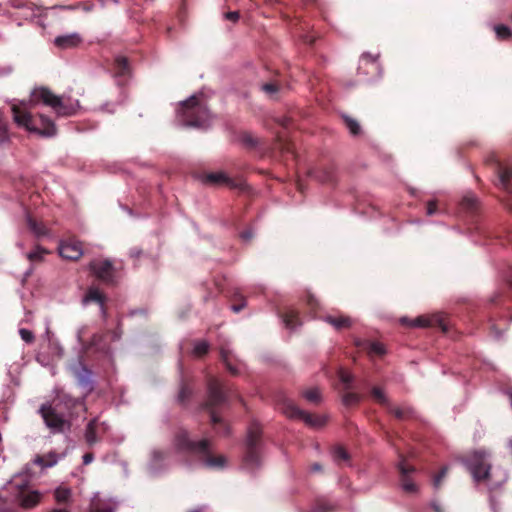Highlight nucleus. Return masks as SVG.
<instances>
[{
  "label": "nucleus",
  "mask_w": 512,
  "mask_h": 512,
  "mask_svg": "<svg viewBox=\"0 0 512 512\" xmlns=\"http://www.w3.org/2000/svg\"><path fill=\"white\" fill-rule=\"evenodd\" d=\"M39 103L51 107L58 116L65 117L76 114L80 107L78 100L72 101L70 98L55 95L46 87L35 88L28 101H21L11 106L13 120L18 127L47 137L56 135L57 128L55 123L44 114H31L29 109Z\"/></svg>",
  "instance_id": "f257e3e1"
},
{
  "label": "nucleus",
  "mask_w": 512,
  "mask_h": 512,
  "mask_svg": "<svg viewBox=\"0 0 512 512\" xmlns=\"http://www.w3.org/2000/svg\"><path fill=\"white\" fill-rule=\"evenodd\" d=\"M174 446L179 453L196 457L206 467L223 468L226 464V458L224 456L212 455L210 448L211 443L208 439L194 441L190 438L188 431L185 429H179L176 432Z\"/></svg>",
  "instance_id": "f03ea898"
},
{
  "label": "nucleus",
  "mask_w": 512,
  "mask_h": 512,
  "mask_svg": "<svg viewBox=\"0 0 512 512\" xmlns=\"http://www.w3.org/2000/svg\"><path fill=\"white\" fill-rule=\"evenodd\" d=\"M207 400L203 403V409L208 410L211 423L220 436L230 433L229 425L216 413V409L227 401V391L222 383L214 376L207 378Z\"/></svg>",
  "instance_id": "7ed1b4c3"
},
{
  "label": "nucleus",
  "mask_w": 512,
  "mask_h": 512,
  "mask_svg": "<svg viewBox=\"0 0 512 512\" xmlns=\"http://www.w3.org/2000/svg\"><path fill=\"white\" fill-rule=\"evenodd\" d=\"M179 112L182 123L189 127H204L210 118L207 107L195 95L181 104Z\"/></svg>",
  "instance_id": "20e7f679"
},
{
  "label": "nucleus",
  "mask_w": 512,
  "mask_h": 512,
  "mask_svg": "<svg viewBox=\"0 0 512 512\" xmlns=\"http://www.w3.org/2000/svg\"><path fill=\"white\" fill-rule=\"evenodd\" d=\"M463 462L476 482L490 479L491 463L486 451L469 452L463 457Z\"/></svg>",
  "instance_id": "39448f33"
},
{
  "label": "nucleus",
  "mask_w": 512,
  "mask_h": 512,
  "mask_svg": "<svg viewBox=\"0 0 512 512\" xmlns=\"http://www.w3.org/2000/svg\"><path fill=\"white\" fill-rule=\"evenodd\" d=\"M262 430L259 424L252 423L247 432L243 464L247 469H255L260 465V447Z\"/></svg>",
  "instance_id": "423d86ee"
},
{
  "label": "nucleus",
  "mask_w": 512,
  "mask_h": 512,
  "mask_svg": "<svg viewBox=\"0 0 512 512\" xmlns=\"http://www.w3.org/2000/svg\"><path fill=\"white\" fill-rule=\"evenodd\" d=\"M39 414L41 415L45 425L54 434L63 433L65 430L70 429V422L65 418V415L58 412L56 407L49 403H44L39 408Z\"/></svg>",
  "instance_id": "0eeeda50"
},
{
  "label": "nucleus",
  "mask_w": 512,
  "mask_h": 512,
  "mask_svg": "<svg viewBox=\"0 0 512 512\" xmlns=\"http://www.w3.org/2000/svg\"><path fill=\"white\" fill-rule=\"evenodd\" d=\"M281 410L287 417L303 420L307 425L312 427L319 428L326 423L325 418L301 410L292 400L287 398L283 399Z\"/></svg>",
  "instance_id": "6e6552de"
},
{
  "label": "nucleus",
  "mask_w": 512,
  "mask_h": 512,
  "mask_svg": "<svg viewBox=\"0 0 512 512\" xmlns=\"http://www.w3.org/2000/svg\"><path fill=\"white\" fill-rule=\"evenodd\" d=\"M400 322L403 325H406V326H409V327H422V328L438 327L443 332H447L448 331V325H447L446 319L441 314H435V315H432L431 317L419 316V317H417V318H415L413 320H411V319H409L407 317H402L400 319Z\"/></svg>",
  "instance_id": "1a4fd4ad"
},
{
  "label": "nucleus",
  "mask_w": 512,
  "mask_h": 512,
  "mask_svg": "<svg viewBox=\"0 0 512 512\" xmlns=\"http://www.w3.org/2000/svg\"><path fill=\"white\" fill-rule=\"evenodd\" d=\"M399 458L397 468L400 474L401 487L406 493H416L418 487L410 477V475L416 471L415 467L410 465L402 454L399 455Z\"/></svg>",
  "instance_id": "9d476101"
},
{
  "label": "nucleus",
  "mask_w": 512,
  "mask_h": 512,
  "mask_svg": "<svg viewBox=\"0 0 512 512\" xmlns=\"http://www.w3.org/2000/svg\"><path fill=\"white\" fill-rule=\"evenodd\" d=\"M58 250L61 257L72 261L80 259L83 255L82 243L75 237L61 241Z\"/></svg>",
  "instance_id": "9b49d317"
},
{
  "label": "nucleus",
  "mask_w": 512,
  "mask_h": 512,
  "mask_svg": "<svg viewBox=\"0 0 512 512\" xmlns=\"http://www.w3.org/2000/svg\"><path fill=\"white\" fill-rule=\"evenodd\" d=\"M90 270L100 281L113 283L114 267L110 260H94L90 263Z\"/></svg>",
  "instance_id": "f8f14e48"
},
{
  "label": "nucleus",
  "mask_w": 512,
  "mask_h": 512,
  "mask_svg": "<svg viewBox=\"0 0 512 512\" xmlns=\"http://www.w3.org/2000/svg\"><path fill=\"white\" fill-rule=\"evenodd\" d=\"M82 42V38L77 33L61 35L55 38L54 44L59 49H71L77 47Z\"/></svg>",
  "instance_id": "ddd939ff"
},
{
  "label": "nucleus",
  "mask_w": 512,
  "mask_h": 512,
  "mask_svg": "<svg viewBox=\"0 0 512 512\" xmlns=\"http://www.w3.org/2000/svg\"><path fill=\"white\" fill-rule=\"evenodd\" d=\"M111 72L114 77H124L130 74V64L126 57L117 56L115 57Z\"/></svg>",
  "instance_id": "4468645a"
},
{
  "label": "nucleus",
  "mask_w": 512,
  "mask_h": 512,
  "mask_svg": "<svg viewBox=\"0 0 512 512\" xmlns=\"http://www.w3.org/2000/svg\"><path fill=\"white\" fill-rule=\"evenodd\" d=\"M18 497L21 506L29 509L35 507L39 503L41 495L37 491L21 490Z\"/></svg>",
  "instance_id": "2eb2a0df"
},
{
  "label": "nucleus",
  "mask_w": 512,
  "mask_h": 512,
  "mask_svg": "<svg viewBox=\"0 0 512 512\" xmlns=\"http://www.w3.org/2000/svg\"><path fill=\"white\" fill-rule=\"evenodd\" d=\"M315 178L325 184H334L337 181L336 171L333 165H326L315 172Z\"/></svg>",
  "instance_id": "dca6fc26"
},
{
  "label": "nucleus",
  "mask_w": 512,
  "mask_h": 512,
  "mask_svg": "<svg viewBox=\"0 0 512 512\" xmlns=\"http://www.w3.org/2000/svg\"><path fill=\"white\" fill-rule=\"evenodd\" d=\"M324 320L332 325L336 330L348 329L353 324L352 319L345 315H327L324 317Z\"/></svg>",
  "instance_id": "f3484780"
},
{
  "label": "nucleus",
  "mask_w": 512,
  "mask_h": 512,
  "mask_svg": "<svg viewBox=\"0 0 512 512\" xmlns=\"http://www.w3.org/2000/svg\"><path fill=\"white\" fill-rule=\"evenodd\" d=\"M11 142L9 123L6 115L0 110V147H6Z\"/></svg>",
  "instance_id": "a211bd4d"
},
{
  "label": "nucleus",
  "mask_w": 512,
  "mask_h": 512,
  "mask_svg": "<svg viewBox=\"0 0 512 512\" xmlns=\"http://www.w3.org/2000/svg\"><path fill=\"white\" fill-rule=\"evenodd\" d=\"M387 411L398 420H407L414 417V410L409 406L395 407L390 404L387 407Z\"/></svg>",
  "instance_id": "6ab92c4d"
},
{
  "label": "nucleus",
  "mask_w": 512,
  "mask_h": 512,
  "mask_svg": "<svg viewBox=\"0 0 512 512\" xmlns=\"http://www.w3.org/2000/svg\"><path fill=\"white\" fill-rule=\"evenodd\" d=\"M84 303L95 302L101 306L103 314H105L104 302L105 296L99 291L98 288H89L83 298Z\"/></svg>",
  "instance_id": "aec40b11"
},
{
  "label": "nucleus",
  "mask_w": 512,
  "mask_h": 512,
  "mask_svg": "<svg viewBox=\"0 0 512 512\" xmlns=\"http://www.w3.org/2000/svg\"><path fill=\"white\" fill-rule=\"evenodd\" d=\"M27 225L30 231L36 236V237H43L48 235V228L42 223L38 222L36 219H34L32 216H27Z\"/></svg>",
  "instance_id": "412c9836"
},
{
  "label": "nucleus",
  "mask_w": 512,
  "mask_h": 512,
  "mask_svg": "<svg viewBox=\"0 0 512 512\" xmlns=\"http://www.w3.org/2000/svg\"><path fill=\"white\" fill-rule=\"evenodd\" d=\"M206 182L216 185L233 186L232 180L223 172H212L206 175Z\"/></svg>",
  "instance_id": "4be33fe9"
},
{
  "label": "nucleus",
  "mask_w": 512,
  "mask_h": 512,
  "mask_svg": "<svg viewBox=\"0 0 512 512\" xmlns=\"http://www.w3.org/2000/svg\"><path fill=\"white\" fill-rule=\"evenodd\" d=\"M85 441L89 446H93L95 443L98 442L97 437V419L94 418L90 420L86 426L85 430Z\"/></svg>",
  "instance_id": "5701e85b"
},
{
  "label": "nucleus",
  "mask_w": 512,
  "mask_h": 512,
  "mask_svg": "<svg viewBox=\"0 0 512 512\" xmlns=\"http://www.w3.org/2000/svg\"><path fill=\"white\" fill-rule=\"evenodd\" d=\"M285 326L289 329H294L301 325L299 313L296 310L289 309L282 315Z\"/></svg>",
  "instance_id": "b1692460"
},
{
  "label": "nucleus",
  "mask_w": 512,
  "mask_h": 512,
  "mask_svg": "<svg viewBox=\"0 0 512 512\" xmlns=\"http://www.w3.org/2000/svg\"><path fill=\"white\" fill-rule=\"evenodd\" d=\"M273 149L279 150L282 154H294V145L281 135H277Z\"/></svg>",
  "instance_id": "393cba45"
},
{
  "label": "nucleus",
  "mask_w": 512,
  "mask_h": 512,
  "mask_svg": "<svg viewBox=\"0 0 512 512\" xmlns=\"http://www.w3.org/2000/svg\"><path fill=\"white\" fill-rule=\"evenodd\" d=\"M301 395L310 403L319 404L322 401L321 390L318 387L304 389Z\"/></svg>",
  "instance_id": "a878e982"
},
{
  "label": "nucleus",
  "mask_w": 512,
  "mask_h": 512,
  "mask_svg": "<svg viewBox=\"0 0 512 512\" xmlns=\"http://www.w3.org/2000/svg\"><path fill=\"white\" fill-rule=\"evenodd\" d=\"M54 497L58 504H68L72 498V491L70 488L60 486L55 489Z\"/></svg>",
  "instance_id": "bb28decb"
},
{
  "label": "nucleus",
  "mask_w": 512,
  "mask_h": 512,
  "mask_svg": "<svg viewBox=\"0 0 512 512\" xmlns=\"http://www.w3.org/2000/svg\"><path fill=\"white\" fill-rule=\"evenodd\" d=\"M343 122L346 128L349 130L350 134L354 137L361 135L362 129L359 122L351 116L343 115Z\"/></svg>",
  "instance_id": "cd10ccee"
},
{
  "label": "nucleus",
  "mask_w": 512,
  "mask_h": 512,
  "mask_svg": "<svg viewBox=\"0 0 512 512\" xmlns=\"http://www.w3.org/2000/svg\"><path fill=\"white\" fill-rule=\"evenodd\" d=\"M57 461V454L54 452H50L44 455H37L34 462L42 467L47 468L54 466L57 463Z\"/></svg>",
  "instance_id": "c85d7f7f"
},
{
  "label": "nucleus",
  "mask_w": 512,
  "mask_h": 512,
  "mask_svg": "<svg viewBox=\"0 0 512 512\" xmlns=\"http://www.w3.org/2000/svg\"><path fill=\"white\" fill-rule=\"evenodd\" d=\"M220 358L231 375L236 376L239 374L237 367L230 361V352L228 350L222 348L220 350Z\"/></svg>",
  "instance_id": "c756f323"
},
{
  "label": "nucleus",
  "mask_w": 512,
  "mask_h": 512,
  "mask_svg": "<svg viewBox=\"0 0 512 512\" xmlns=\"http://www.w3.org/2000/svg\"><path fill=\"white\" fill-rule=\"evenodd\" d=\"M49 254V251L41 246H36L34 250L27 254V258L34 263L43 261L44 256Z\"/></svg>",
  "instance_id": "7c9ffc66"
},
{
  "label": "nucleus",
  "mask_w": 512,
  "mask_h": 512,
  "mask_svg": "<svg viewBox=\"0 0 512 512\" xmlns=\"http://www.w3.org/2000/svg\"><path fill=\"white\" fill-rule=\"evenodd\" d=\"M371 396L373 397V399L377 403H379L380 405H382L386 409L390 405V402H389L388 398L384 394L383 390L381 388H379V387L375 386V387H373L371 389Z\"/></svg>",
  "instance_id": "2f4dec72"
},
{
  "label": "nucleus",
  "mask_w": 512,
  "mask_h": 512,
  "mask_svg": "<svg viewBox=\"0 0 512 512\" xmlns=\"http://www.w3.org/2000/svg\"><path fill=\"white\" fill-rule=\"evenodd\" d=\"M336 506L325 499H318L311 512H334Z\"/></svg>",
  "instance_id": "473e14b6"
},
{
  "label": "nucleus",
  "mask_w": 512,
  "mask_h": 512,
  "mask_svg": "<svg viewBox=\"0 0 512 512\" xmlns=\"http://www.w3.org/2000/svg\"><path fill=\"white\" fill-rule=\"evenodd\" d=\"M192 388L190 387V385L186 382H183L181 384V387H180V390H179V394H178V401L180 404H186L190 397L192 396Z\"/></svg>",
  "instance_id": "72a5a7b5"
},
{
  "label": "nucleus",
  "mask_w": 512,
  "mask_h": 512,
  "mask_svg": "<svg viewBox=\"0 0 512 512\" xmlns=\"http://www.w3.org/2000/svg\"><path fill=\"white\" fill-rule=\"evenodd\" d=\"M364 66H371L374 72L378 70L377 58L371 54L364 53L360 59L359 70L363 69Z\"/></svg>",
  "instance_id": "f704fd0d"
},
{
  "label": "nucleus",
  "mask_w": 512,
  "mask_h": 512,
  "mask_svg": "<svg viewBox=\"0 0 512 512\" xmlns=\"http://www.w3.org/2000/svg\"><path fill=\"white\" fill-rule=\"evenodd\" d=\"M461 206L469 212H475L478 208V200L474 196H465L461 201Z\"/></svg>",
  "instance_id": "c9c22d12"
},
{
  "label": "nucleus",
  "mask_w": 512,
  "mask_h": 512,
  "mask_svg": "<svg viewBox=\"0 0 512 512\" xmlns=\"http://www.w3.org/2000/svg\"><path fill=\"white\" fill-rule=\"evenodd\" d=\"M241 143L247 148H255L260 144V140L254 137L251 133H243L241 135Z\"/></svg>",
  "instance_id": "e433bc0d"
},
{
  "label": "nucleus",
  "mask_w": 512,
  "mask_h": 512,
  "mask_svg": "<svg viewBox=\"0 0 512 512\" xmlns=\"http://www.w3.org/2000/svg\"><path fill=\"white\" fill-rule=\"evenodd\" d=\"M332 456L335 462L341 463L349 460L348 452L341 446H337L332 450Z\"/></svg>",
  "instance_id": "4c0bfd02"
},
{
  "label": "nucleus",
  "mask_w": 512,
  "mask_h": 512,
  "mask_svg": "<svg viewBox=\"0 0 512 512\" xmlns=\"http://www.w3.org/2000/svg\"><path fill=\"white\" fill-rule=\"evenodd\" d=\"M360 399V395L354 392H346L342 396V402L345 406L357 405Z\"/></svg>",
  "instance_id": "58836bf2"
},
{
  "label": "nucleus",
  "mask_w": 512,
  "mask_h": 512,
  "mask_svg": "<svg viewBox=\"0 0 512 512\" xmlns=\"http://www.w3.org/2000/svg\"><path fill=\"white\" fill-rule=\"evenodd\" d=\"M209 351V344L206 341H198L194 344L193 355L203 357Z\"/></svg>",
  "instance_id": "ea45409f"
},
{
  "label": "nucleus",
  "mask_w": 512,
  "mask_h": 512,
  "mask_svg": "<svg viewBox=\"0 0 512 512\" xmlns=\"http://www.w3.org/2000/svg\"><path fill=\"white\" fill-rule=\"evenodd\" d=\"M338 376H339L340 381L344 385V389L345 390L350 389L351 384L353 382V376L349 372L345 371L344 369L339 370Z\"/></svg>",
  "instance_id": "a19ab883"
},
{
  "label": "nucleus",
  "mask_w": 512,
  "mask_h": 512,
  "mask_svg": "<svg viewBox=\"0 0 512 512\" xmlns=\"http://www.w3.org/2000/svg\"><path fill=\"white\" fill-rule=\"evenodd\" d=\"M494 30L497 37L501 40L508 39L512 35L510 28L502 24L495 26Z\"/></svg>",
  "instance_id": "79ce46f5"
},
{
  "label": "nucleus",
  "mask_w": 512,
  "mask_h": 512,
  "mask_svg": "<svg viewBox=\"0 0 512 512\" xmlns=\"http://www.w3.org/2000/svg\"><path fill=\"white\" fill-rule=\"evenodd\" d=\"M448 473V467L444 466L440 469V471L435 475L433 479V485L436 489H439L442 485L443 479L446 477Z\"/></svg>",
  "instance_id": "37998d69"
},
{
  "label": "nucleus",
  "mask_w": 512,
  "mask_h": 512,
  "mask_svg": "<svg viewBox=\"0 0 512 512\" xmlns=\"http://www.w3.org/2000/svg\"><path fill=\"white\" fill-rule=\"evenodd\" d=\"M368 352L370 354L382 356L385 354L384 346L379 342H371L369 343Z\"/></svg>",
  "instance_id": "c03bdc74"
},
{
  "label": "nucleus",
  "mask_w": 512,
  "mask_h": 512,
  "mask_svg": "<svg viewBox=\"0 0 512 512\" xmlns=\"http://www.w3.org/2000/svg\"><path fill=\"white\" fill-rule=\"evenodd\" d=\"M306 305L308 306L310 311L314 313L317 311L319 307L318 300L314 297V295L310 293H308L306 296Z\"/></svg>",
  "instance_id": "a18cd8bd"
},
{
  "label": "nucleus",
  "mask_w": 512,
  "mask_h": 512,
  "mask_svg": "<svg viewBox=\"0 0 512 512\" xmlns=\"http://www.w3.org/2000/svg\"><path fill=\"white\" fill-rule=\"evenodd\" d=\"M262 90L268 95H274L279 90V86L275 82L265 83L262 85Z\"/></svg>",
  "instance_id": "49530a36"
},
{
  "label": "nucleus",
  "mask_w": 512,
  "mask_h": 512,
  "mask_svg": "<svg viewBox=\"0 0 512 512\" xmlns=\"http://www.w3.org/2000/svg\"><path fill=\"white\" fill-rule=\"evenodd\" d=\"M19 334H20L22 340L25 341L26 343H32L34 341L33 333L27 329H24V328L20 329Z\"/></svg>",
  "instance_id": "de8ad7c7"
},
{
  "label": "nucleus",
  "mask_w": 512,
  "mask_h": 512,
  "mask_svg": "<svg viewBox=\"0 0 512 512\" xmlns=\"http://www.w3.org/2000/svg\"><path fill=\"white\" fill-rule=\"evenodd\" d=\"M436 211H437V203H436V201H429L427 203V207H426L427 215L431 216V215L435 214Z\"/></svg>",
  "instance_id": "09e8293b"
},
{
  "label": "nucleus",
  "mask_w": 512,
  "mask_h": 512,
  "mask_svg": "<svg viewBox=\"0 0 512 512\" xmlns=\"http://www.w3.org/2000/svg\"><path fill=\"white\" fill-rule=\"evenodd\" d=\"M64 400H65V405L66 406H72V407H82V403L79 401V400H76V399H72L70 397H64Z\"/></svg>",
  "instance_id": "8fccbe9b"
},
{
  "label": "nucleus",
  "mask_w": 512,
  "mask_h": 512,
  "mask_svg": "<svg viewBox=\"0 0 512 512\" xmlns=\"http://www.w3.org/2000/svg\"><path fill=\"white\" fill-rule=\"evenodd\" d=\"M240 238L244 241V242H249L252 238H253V232L251 229H247L243 232L240 233Z\"/></svg>",
  "instance_id": "3c124183"
},
{
  "label": "nucleus",
  "mask_w": 512,
  "mask_h": 512,
  "mask_svg": "<svg viewBox=\"0 0 512 512\" xmlns=\"http://www.w3.org/2000/svg\"><path fill=\"white\" fill-rule=\"evenodd\" d=\"M225 17L226 19L235 22L239 19V13L237 11L228 12Z\"/></svg>",
  "instance_id": "603ef678"
},
{
  "label": "nucleus",
  "mask_w": 512,
  "mask_h": 512,
  "mask_svg": "<svg viewBox=\"0 0 512 512\" xmlns=\"http://www.w3.org/2000/svg\"><path fill=\"white\" fill-rule=\"evenodd\" d=\"M245 306V300L242 299V303L241 304H233L231 306L232 310L235 312V313H238L240 312Z\"/></svg>",
  "instance_id": "864d4df0"
},
{
  "label": "nucleus",
  "mask_w": 512,
  "mask_h": 512,
  "mask_svg": "<svg viewBox=\"0 0 512 512\" xmlns=\"http://www.w3.org/2000/svg\"><path fill=\"white\" fill-rule=\"evenodd\" d=\"M93 458H94V456H93L92 453H86L83 456V463L85 465H88V464H90L93 461Z\"/></svg>",
  "instance_id": "5fc2aeb1"
},
{
  "label": "nucleus",
  "mask_w": 512,
  "mask_h": 512,
  "mask_svg": "<svg viewBox=\"0 0 512 512\" xmlns=\"http://www.w3.org/2000/svg\"><path fill=\"white\" fill-rule=\"evenodd\" d=\"M90 512H113V509L109 506L96 507V508L92 509Z\"/></svg>",
  "instance_id": "6e6d98bb"
},
{
  "label": "nucleus",
  "mask_w": 512,
  "mask_h": 512,
  "mask_svg": "<svg viewBox=\"0 0 512 512\" xmlns=\"http://www.w3.org/2000/svg\"><path fill=\"white\" fill-rule=\"evenodd\" d=\"M431 508L434 512H444L443 508L441 507V505L437 502H433L431 504Z\"/></svg>",
  "instance_id": "4d7b16f0"
},
{
  "label": "nucleus",
  "mask_w": 512,
  "mask_h": 512,
  "mask_svg": "<svg viewBox=\"0 0 512 512\" xmlns=\"http://www.w3.org/2000/svg\"><path fill=\"white\" fill-rule=\"evenodd\" d=\"M311 470H312V471H315V472L322 471V466H321V464H319V463H314V464L311 466Z\"/></svg>",
  "instance_id": "13d9d810"
},
{
  "label": "nucleus",
  "mask_w": 512,
  "mask_h": 512,
  "mask_svg": "<svg viewBox=\"0 0 512 512\" xmlns=\"http://www.w3.org/2000/svg\"><path fill=\"white\" fill-rule=\"evenodd\" d=\"M492 331L495 333L496 338H499L501 336V332L497 330L495 326H492Z\"/></svg>",
  "instance_id": "bf43d9fd"
},
{
  "label": "nucleus",
  "mask_w": 512,
  "mask_h": 512,
  "mask_svg": "<svg viewBox=\"0 0 512 512\" xmlns=\"http://www.w3.org/2000/svg\"><path fill=\"white\" fill-rule=\"evenodd\" d=\"M50 512H69V511L65 508H59V509H52Z\"/></svg>",
  "instance_id": "052dcab7"
},
{
  "label": "nucleus",
  "mask_w": 512,
  "mask_h": 512,
  "mask_svg": "<svg viewBox=\"0 0 512 512\" xmlns=\"http://www.w3.org/2000/svg\"><path fill=\"white\" fill-rule=\"evenodd\" d=\"M189 512H203V510L201 508H197V509H193Z\"/></svg>",
  "instance_id": "680f3d73"
},
{
  "label": "nucleus",
  "mask_w": 512,
  "mask_h": 512,
  "mask_svg": "<svg viewBox=\"0 0 512 512\" xmlns=\"http://www.w3.org/2000/svg\"><path fill=\"white\" fill-rule=\"evenodd\" d=\"M3 72L10 73L11 72V68L3 69Z\"/></svg>",
  "instance_id": "e2e57ef3"
},
{
  "label": "nucleus",
  "mask_w": 512,
  "mask_h": 512,
  "mask_svg": "<svg viewBox=\"0 0 512 512\" xmlns=\"http://www.w3.org/2000/svg\"><path fill=\"white\" fill-rule=\"evenodd\" d=\"M497 297H498V296L493 297V298L491 299V301H492L493 303H497Z\"/></svg>",
  "instance_id": "0e129e2a"
},
{
  "label": "nucleus",
  "mask_w": 512,
  "mask_h": 512,
  "mask_svg": "<svg viewBox=\"0 0 512 512\" xmlns=\"http://www.w3.org/2000/svg\"><path fill=\"white\" fill-rule=\"evenodd\" d=\"M282 126H284V127H288V122H286V121H285V122H283V123H282Z\"/></svg>",
  "instance_id": "69168bd1"
},
{
  "label": "nucleus",
  "mask_w": 512,
  "mask_h": 512,
  "mask_svg": "<svg viewBox=\"0 0 512 512\" xmlns=\"http://www.w3.org/2000/svg\"><path fill=\"white\" fill-rule=\"evenodd\" d=\"M509 283H510V286H511V288H512V275H511V278H510V280H509Z\"/></svg>",
  "instance_id": "338daca9"
},
{
  "label": "nucleus",
  "mask_w": 512,
  "mask_h": 512,
  "mask_svg": "<svg viewBox=\"0 0 512 512\" xmlns=\"http://www.w3.org/2000/svg\"><path fill=\"white\" fill-rule=\"evenodd\" d=\"M511 448H512V441L510 442Z\"/></svg>",
  "instance_id": "774afa93"
}]
</instances>
